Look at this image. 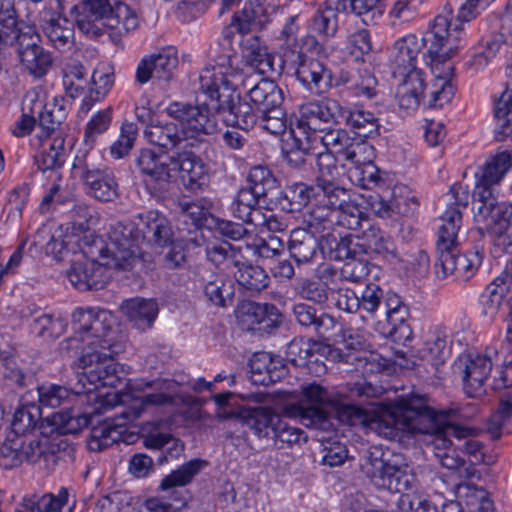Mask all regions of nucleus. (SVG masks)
Returning a JSON list of instances; mask_svg holds the SVG:
<instances>
[{
    "label": "nucleus",
    "instance_id": "bf43d9fd",
    "mask_svg": "<svg viewBox=\"0 0 512 512\" xmlns=\"http://www.w3.org/2000/svg\"><path fill=\"white\" fill-rule=\"evenodd\" d=\"M380 0H340L343 10L358 16L365 25L374 24L382 15Z\"/></svg>",
    "mask_w": 512,
    "mask_h": 512
},
{
    "label": "nucleus",
    "instance_id": "a878e982",
    "mask_svg": "<svg viewBox=\"0 0 512 512\" xmlns=\"http://www.w3.org/2000/svg\"><path fill=\"white\" fill-rule=\"evenodd\" d=\"M512 283L507 274H501L490 283L480 296L482 314L493 319L497 314L508 315L512 309L509 289Z\"/></svg>",
    "mask_w": 512,
    "mask_h": 512
},
{
    "label": "nucleus",
    "instance_id": "864d4df0",
    "mask_svg": "<svg viewBox=\"0 0 512 512\" xmlns=\"http://www.w3.org/2000/svg\"><path fill=\"white\" fill-rule=\"evenodd\" d=\"M208 261L217 267L230 269L239 265V253L226 241H210L205 246Z\"/></svg>",
    "mask_w": 512,
    "mask_h": 512
},
{
    "label": "nucleus",
    "instance_id": "a18cd8bd",
    "mask_svg": "<svg viewBox=\"0 0 512 512\" xmlns=\"http://www.w3.org/2000/svg\"><path fill=\"white\" fill-rule=\"evenodd\" d=\"M291 134L299 151L315 156L324 152L326 127L308 129L305 124L298 122L297 130L291 129Z\"/></svg>",
    "mask_w": 512,
    "mask_h": 512
},
{
    "label": "nucleus",
    "instance_id": "4468645a",
    "mask_svg": "<svg viewBox=\"0 0 512 512\" xmlns=\"http://www.w3.org/2000/svg\"><path fill=\"white\" fill-rule=\"evenodd\" d=\"M474 220L480 234L487 233L491 243V254L500 258L512 254V208L501 204L487 207V211L478 215V208H473Z\"/></svg>",
    "mask_w": 512,
    "mask_h": 512
},
{
    "label": "nucleus",
    "instance_id": "20e7f679",
    "mask_svg": "<svg viewBox=\"0 0 512 512\" xmlns=\"http://www.w3.org/2000/svg\"><path fill=\"white\" fill-rule=\"evenodd\" d=\"M135 163L147 185L163 189L179 173L184 188L191 192L204 190L210 182L207 164L191 148L173 154H158L152 149H141Z\"/></svg>",
    "mask_w": 512,
    "mask_h": 512
},
{
    "label": "nucleus",
    "instance_id": "052dcab7",
    "mask_svg": "<svg viewBox=\"0 0 512 512\" xmlns=\"http://www.w3.org/2000/svg\"><path fill=\"white\" fill-rule=\"evenodd\" d=\"M316 158L318 175L316 177L315 184L320 186L337 183V180L340 177V170L337 163H341L344 167L347 161H339L336 156L325 152L318 153Z\"/></svg>",
    "mask_w": 512,
    "mask_h": 512
},
{
    "label": "nucleus",
    "instance_id": "9b49d317",
    "mask_svg": "<svg viewBox=\"0 0 512 512\" xmlns=\"http://www.w3.org/2000/svg\"><path fill=\"white\" fill-rule=\"evenodd\" d=\"M202 94L207 96L209 103L204 101L192 104L175 101L166 108L167 115L180 123L190 148L203 143L207 136L213 135L218 130L217 114H220V109H216V100L212 95Z\"/></svg>",
    "mask_w": 512,
    "mask_h": 512
},
{
    "label": "nucleus",
    "instance_id": "412c9836",
    "mask_svg": "<svg viewBox=\"0 0 512 512\" xmlns=\"http://www.w3.org/2000/svg\"><path fill=\"white\" fill-rule=\"evenodd\" d=\"M114 8L109 0H80L72 8L75 24L88 37H98L103 33V20L109 22Z\"/></svg>",
    "mask_w": 512,
    "mask_h": 512
},
{
    "label": "nucleus",
    "instance_id": "9d476101",
    "mask_svg": "<svg viewBox=\"0 0 512 512\" xmlns=\"http://www.w3.org/2000/svg\"><path fill=\"white\" fill-rule=\"evenodd\" d=\"M384 453L377 448L367 451L361 459L362 472L378 488L403 493L416 484L413 468L401 457L385 459Z\"/></svg>",
    "mask_w": 512,
    "mask_h": 512
},
{
    "label": "nucleus",
    "instance_id": "58836bf2",
    "mask_svg": "<svg viewBox=\"0 0 512 512\" xmlns=\"http://www.w3.org/2000/svg\"><path fill=\"white\" fill-rule=\"evenodd\" d=\"M121 309L129 321L143 331L152 326L159 312L156 301L144 298L128 299L122 303Z\"/></svg>",
    "mask_w": 512,
    "mask_h": 512
},
{
    "label": "nucleus",
    "instance_id": "49530a36",
    "mask_svg": "<svg viewBox=\"0 0 512 512\" xmlns=\"http://www.w3.org/2000/svg\"><path fill=\"white\" fill-rule=\"evenodd\" d=\"M276 362L267 352L255 353L250 360L251 379L255 384L268 386L280 379Z\"/></svg>",
    "mask_w": 512,
    "mask_h": 512
},
{
    "label": "nucleus",
    "instance_id": "393cba45",
    "mask_svg": "<svg viewBox=\"0 0 512 512\" xmlns=\"http://www.w3.org/2000/svg\"><path fill=\"white\" fill-rule=\"evenodd\" d=\"M456 367L461 371L463 389L468 397L484 394V384L492 370V362L489 358L483 355L469 356L460 359Z\"/></svg>",
    "mask_w": 512,
    "mask_h": 512
},
{
    "label": "nucleus",
    "instance_id": "f3484780",
    "mask_svg": "<svg viewBox=\"0 0 512 512\" xmlns=\"http://www.w3.org/2000/svg\"><path fill=\"white\" fill-rule=\"evenodd\" d=\"M206 466V462L200 459H193L181 465L176 470L165 476L160 484V489L170 491V496L177 505L164 501L158 497H152L145 501V507L149 512H177L185 506V498L179 491L174 490L176 487L188 485L193 478Z\"/></svg>",
    "mask_w": 512,
    "mask_h": 512
},
{
    "label": "nucleus",
    "instance_id": "13d9d810",
    "mask_svg": "<svg viewBox=\"0 0 512 512\" xmlns=\"http://www.w3.org/2000/svg\"><path fill=\"white\" fill-rule=\"evenodd\" d=\"M51 425L59 434H76L88 426L87 415L74 414L72 410H61L51 416Z\"/></svg>",
    "mask_w": 512,
    "mask_h": 512
},
{
    "label": "nucleus",
    "instance_id": "72a5a7b5",
    "mask_svg": "<svg viewBox=\"0 0 512 512\" xmlns=\"http://www.w3.org/2000/svg\"><path fill=\"white\" fill-rule=\"evenodd\" d=\"M247 182L246 189L268 205H275L280 187L277 178L269 168L261 165L252 167L248 173Z\"/></svg>",
    "mask_w": 512,
    "mask_h": 512
},
{
    "label": "nucleus",
    "instance_id": "cd10ccee",
    "mask_svg": "<svg viewBox=\"0 0 512 512\" xmlns=\"http://www.w3.org/2000/svg\"><path fill=\"white\" fill-rule=\"evenodd\" d=\"M144 137L152 145L165 150L162 154H168V151L174 153L190 148L182 127L174 122L150 123L144 130Z\"/></svg>",
    "mask_w": 512,
    "mask_h": 512
},
{
    "label": "nucleus",
    "instance_id": "603ef678",
    "mask_svg": "<svg viewBox=\"0 0 512 512\" xmlns=\"http://www.w3.org/2000/svg\"><path fill=\"white\" fill-rule=\"evenodd\" d=\"M258 198L253 192L244 188H241L230 206V211L235 218L242 220L246 224H252L255 219L256 212H261L259 209Z\"/></svg>",
    "mask_w": 512,
    "mask_h": 512
},
{
    "label": "nucleus",
    "instance_id": "4d7b16f0",
    "mask_svg": "<svg viewBox=\"0 0 512 512\" xmlns=\"http://www.w3.org/2000/svg\"><path fill=\"white\" fill-rule=\"evenodd\" d=\"M384 292L376 284H370L358 294L360 317L364 322L374 320L376 313L382 308Z\"/></svg>",
    "mask_w": 512,
    "mask_h": 512
},
{
    "label": "nucleus",
    "instance_id": "4be33fe9",
    "mask_svg": "<svg viewBox=\"0 0 512 512\" xmlns=\"http://www.w3.org/2000/svg\"><path fill=\"white\" fill-rule=\"evenodd\" d=\"M248 2L243 9L233 16L231 24L223 31V36L230 40L234 31L239 34L249 33L253 29H261L271 21L278 9H273L276 0Z\"/></svg>",
    "mask_w": 512,
    "mask_h": 512
},
{
    "label": "nucleus",
    "instance_id": "2f4dec72",
    "mask_svg": "<svg viewBox=\"0 0 512 512\" xmlns=\"http://www.w3.org/2000/svg\"><path fill=\"white\" fill-rule=\"evenodd\" d=\"M364 221L367 227L357 237V245L361 252L370 257H381L386 260L397 259L396 246L391 237L378 226L370 224L367 220Z\"/></svg>",
    "mask_w": 512,
    "mask_h": 512
},
{
    "label": "nucleus",
    "instance_id": "c85d7f7f",
    "mask_svg": "<svg viewBox=\"0 0 512 512\" xmlns=\"http://www.w3.org/2000/svg\"><path fill=\"white\" fill-rule=\"evenodd\" d=\"M141 243L166 246L172 241L173 232L168 219L158 211H147L136 217Z\"/></svg>",
    "mask_w": 512,
    "mask_h": 512
},
{
    "label": "nucleus",
    "instance_id": "2eb2a0df",
    "mask_svg": "<svg viewBox=\"0 0 512 512\" xmlns=\"http://www.w3.org/2000/svg\"><path fill=\"white\" fill-rule=\"evenodd\" d=\"M73 172L83 182L88 196L100 202L118 198V183L111 169L96 167L88 155L76 156Z\"/></svg>",
    "mask_w": 512,
    "mask_h": 512
},
{
    "label": "nucleus",
    "instance_id": "79ce46f5",
    "mask_svg": "<svg viewBox=\"0 0 512 512\" xmlns=\"http://www.w3.org/2000/svg\"><path fill=\"white\" fill-rule=\"evenodd\" d=\"M447 338V329L436 326L429 330L424 345L419 351L421 358L430 362L436 370L445 362L449 354Z\"/></svg>",
    "mask_w": 512,
    "mask_h": 512
},
{
    "label": "nucleus",
    "instance_id": "b1692460",
    "mask_svg": "<svg viewBox=\"0 0 512 512\" xmlns=\"http://www.w3.org/2000/svg\"><path fill=\"white\" fill-rule=\"evenodd\" d=\"M324 139V152L331 153L339 161H347L348 164L359 162L364 154H370V144L353 139L345 129L326 127Z\"/></svg>",
    "mask_w": 512,
    "mask_h": 512
},
{
    "label": "nucleus",
    "instance_id": "f704fd0d",
    "mask_svg": "<svg viewBox=\"0 0 512 512\" xmlns=\"http://www.w3.org/2000/svg\"><path fill=\"white\" fill-rule=\"evenodd\" d=\"M239 43L241 46L242 57L246 63L252 68L257 69L261 74L273 70V60L268 53L267 46L264 41L257 35L249 33L239 34Z\"/></svg>",
    "mask_w": 512,
    "mask_h": 512
},
{
    "label": "nucleus",
    "instance_id": "338daca9",
    "mask_svg": "<svg viewBox=\"0 0 512 512\" xmlns=\"http://www.w3.org/2000/svg\"><path fill=\"white\" fill-rule=\"evenodd\" d=\"M39 402L42 406L56 408L69 403L75 394L66 387L60 385H42L37 388Z\"/></svg>",
    "mask_w": 512,
    "mask_h": 512
},
{
    "label": "nucleus",
    "instance_id": "37998d69",
    "mask_svg": "<svg viewBox=\"0 0 512 512\" xmlns=\"http://www.w3.org/2000/svg\"><path fill=\"white\" fill-rule=\"evenodd\" d=\"M279 414L268 407H255L244 409L240 412V418L249 429L259 438L268 437L273 433L276 419Z\"/></svg>",
    "mask_w": 512,
    "mask_h": 512
},
{
    "label": "nucleus",
    "instance_id": "6e6552de",
    "mask_svg": "<svg viewBox=\"0 0 512 512\" xmlns=\"http://www.w3.org/2000/svg\"><path fill=\"white\" fill-rule=\"evenodd\" d=\"M226 70L216 65L207 66L195 77L191 78V86L195 93H208L216 100V109H220L227 125L247 131L258 123L259 115L250 103L242 101L236 92V86H230L225 76Z\"/></svg>",
    "mask_w": 512,
    "mask_h": 512
},
{
    "label": "nucleus",
    "instance_id": "f257e3e1",
    "mask_svg": "<svg viewBox=\"0 0 512 512\" xmlns=\"http://www.w3.org/2000/svg\"><path fill=\"white\" fill-rule=\"evenodd\" d=\"M489 4L490 0H466L454 20L451 11L439 14L424 37L408 34L394 43L389 64L393 77L401 80L397 90L400 108L415 110L421 103L442 108L452 100L456 87L449 60L466 36L465 23Z\"/></svg>",
    "mask_w": 512,
    "mask_h": 512
},
{
    "label": "nucleus",
    "instance_id": "f03ea898",
    "mask_svg": "<svg viewBox=\"0 0 512 512\" xmlns=\"http://www.w3.org/2000/svg\"><path fill=\"white\" fill-rule=\"evenodd\" d=\"M461 417L458 406L435 411L421 396L400 398L378 418L377 430L387 438H396L400 432L423 434L433 449L435 457L452 450L453 435L459 441L465 439L470 429L455 427L453 422Z\"/></svg>",
    "mask_w": 512,
    "mask_h": 512
},
{
    "label": "nucleus",
    "instance_id": "4c0bfd02",
    "mask_svg": "<svg viewBox=\"0 0 512 512\" xmlns=\"http://www.w3.org/2000/svg\"><path fill=\"white\" fill-rule=\"evenodd\" d=\"M42 31L49 43L60 52H66L74 46V27L67 19L60 16L43 18Z\"/></svg>",
    "mask_w": 512,
    "mask_h": 512
},
{
    "label": "nucleus",
    "instance_id": "aec40b11",
    "mask_svg": "<svg viewBox=\"0 0 512 512\" xmlns=\"http://www.w3.org/2000/svg\"><path fill=\"white\" fill-rule=\"evenodd\" d=\"M39 35L34 28H28V34L20 38L17 48L19 61L25 71L36 79L44 77L52 67L53 58L40 44Z\"/></svg>",
    "mask_w": 512,
    "mask_h": 512
},
{
    "label": "nucleus",
    "instance_id": "69168bd1",
    "mask_svg": "<svg viewBox=\"0 0 512 512\" xmlns=\"http://www.w3.org/2000/svg\"><path fill=\"white\" fill-rule=\"evenodd\" d=\"M305 221L314 232L330 230L334 225H337V210H331V208L315 202V206Z\"/></svg>",
    "mask_w": 512,
    "mask_h": 512
},
{
    "label": "nucleus",
    "instance_id": "c9c22d12",
    "mask_svg": "<svg viewBox=\"0 0 512 512\" xmlns=\"http://www.w3.org/2000/svg\"><path fill=\"white\" fill-rule=\"evenodd\" d=\"M342 120L354 134L361 138H372L379 135V119L374 113L365 110L363 107L344 106Z\"/></svg>",
    "mask_w": 512,
    "mask_h": 512
},
{
    "label": "nucleus",
    "instance_id": "3c124183",
    "mask_svg": "<svg viewBox=\"0 0 512 512\" xmlns=\"http://www.w3.org/2000/svg\"><path fill=\"white\" fill-rule=\"evenodd\" d=\"M67 216L74 234L89 231L100 220V214L97 209L85 203H73L67 212Z\"/></svg>",
    "mask_w": 512,
    "mask_h": 512
},
{
    "label": "nucleus",
    "instance_id": "7ed1b4c3",
    "mask_svg": "<svg viewBox=\"0 0 512 512\" xmlns=\"http://www.w3.org/2000/svg\"><path fill=\"white\" fill-rule=\"evenodd\" d=\"M180 384L171 379H156L146 381L143 379L128 381L127 391H116L107 393L103 396L100 404L104 410L126 403L130 398L135 399L139 407H134L133 411H122L120 416L124 419L116 425L104 424L93 428L88 440V447L91 451H102L120 440L121 431L119 428L127 421H133L141 414V410L147 406H162L175 404L177 401L187 406H202L204 401L201 399L184 396L180 394Z\"/></svg>",
    "mask_w": 512,
    "mask_h": 512
},
{
    "label": "nucleus",
    "instance_id": "473e14b6",
    "mask_svg": "<svg viewBox=\"0 0 512 512\" xmlns=\"http://www.w3.org/2000/svg\"><path fill=\"white\" fill-rule=\"evenodd\" d=\"M202 291L212 305L226 308L232 305L235 294L234 281L222 273H210L202 277Z\"/></svg>",
    "mask_w": 512,
    "mask_h": 512
},
{
    "label": "nucleus",
    "instance_id": "1a4fd4ad",
    "mask_svg": "<svg viewBox=\"0 0 512 512\" xmlns=\"http://www.w3.org/2000/svg\"><path fill=\"white\" fill-rule=\"evenodd\" d=\"M136 221L124 220L110 225L107 241L94 242L99 258L107 268L131 270L144 259Z\"/></svg>",
    "mask_w": 512,
    "mask_h": 512
},
{
    "label": "nucleus",
    "instance_id": "e433bc0d",
    "mask_svg": "<svg viewBox=\"0 0 512 512\" xmlns=\"http://www.w3.org/2000/svg\"><path fill=\"white\" fill-rule=\"evenodd\" d=\"M317 185L296 182L279 191L275 207L286 212H296L305 207L311 200L316 202Z\"/></svg>",
    "mask_w": 512,
    "mask_h": 512
},
{
    "label": "nucleus",
    "instance_id": "8fccbe9b",
    "mask_svg": "<svg viewBox=\"0 0 512 512\" xmlns=\"http://www.w3.org/2000/svg\"><path fill=\"white\" fill-rule=\"evenodd\" d=\"M374 156V148L370 145V154H364L365 159L349 163L354 168V177L358 185L365 189H373L383 183L380 171L373 163Z\"/></svg>",
    "mask_w": 512,
    "mask_h": 512
},
{
    "label": "nucleus",
    "instance_id": "09e8293b",
    "mask_svg": "<svg viewBox=\"0 0 512 512\" xmlns=\"http://www.w3.org/2000/svg\"><path fill=\"white\" fill-rule=\"evenodd\" d=\"M503 43L504 37L502 34H493L486 40H482L467 62L469 69L477 72L485 68L496 56Z\"/></svg>",
    "mask_w": 512,
    "mask_h": 512
},
{
    "label": "nucleus",
    "instance_id": "de8ad7c7",
    "mask_svg": "<svg viewBox=\"0 0 512 512\" xmlns=\"http://www.w3.org/2000/svg\"><path fill=\"white\" fill-rule=\"evenodd\" d=\"M42 418L40 406L30 403L18 408L11 421L14 436L23 437L35 430Z\"/></svg>",
    "mask_w": 512,
    "mask_h": 512
},
{
    "label": "nucleus",
    "instance_id": "a211bd4d",
    "mask_svg": "<svg viewBox=\"0 0 512 512\" xmlns=\"http://www.w3.org/2000/svg\"><path fill=\"white\" fill-rule=\"evenodd\" d=\"M339 30V8L331 3L321 4L307 23L305 45L316 54L324 52V46Z\"/></svg>",
    "mask_w": 512,
    "mask_h": 512
},
{
    "label": "nucleus",
    "instance_id": "e2e57ef3",
    "mask_svg": "<svg viewBox=\"0 0 512 512\" xmlns=\"http://www.w3.org/2000/svg\"><path fill=\"white\" fill-rule=\"evenodd\" d=\"M138 135V127L133 122H123L120 135L110 146V154L114 159H121L129 154Z\"/></svg>",
    "mask_w": 512,
    "mask_h": 512
},
{
    "label": "nucleus",
    "instance_id": "5701e85b",
    "mask_svg": "<svg viewBox=\"0 0 512 512\" xmlns=\"http://www.w3.org/2000/svg\"><path fill=\"white\" fill-rule=\"evenodd\" d=\"M295 76L310 93L322 95L333 86L331 70L320 60L297 54Z\"/></svg>",
    "mask_w": 512,
    "mask_h": 512
},
{
    "label": "nucleus",
    "instance_id": "ddd939ff",
    "mask_svg": "<svg viewBox=\"0 0 512 512\" xmlns=\"http://www.w3.org/2000/svg\"><path fill=\"white\" fill-rule=\"evenodd\" d=\"M301 401L285 407V415L295 418L308 428L329 432L334 430V421L324 408L334 405L329 391L322 385L312 382L302 386Z\"/></svg>",
    "mask_w": 512,
    "mask_h": 512
},
{
    "label": "nucleus",
    "instance_id": "39448f33",
    "mask_svg": "<svg viewBox=\"0 0 512 512\" xmlns=\"http://www.w3.org/2000/svg\"><path fill=\"white\" fill-rule=\"evenodd\" d=\"M459 189L452 188L446 195L452 202H447V209L441 215L442 224L438 228L436 241L435 274L438 278H446L456 273L468 279L482 262V254L478 250L459 254L457 235L462 225V211L467 207L468 196L463 192L459 197Z\"/></svg>",
    "mask_w": 512,
    "mask_h": 512
},
{
    "label": "nucleus",
    "instance_id": "dca6fc26",
    "mask_svg": "<svg viewBox=\"0 0 512 512\" xmlns=\"http://www.w3.org/2000/svg\"><path fill=\"white\" fill-rule=\"evenodd\" d=\"M511 167L512 155L507 151L497 153L486 162L472 193L473 208H478L480 217L483 211H487V207L501 204L494 195L493 187L501 182Z\"/></svg>",
    "mask_w": 512,
    "mask_h": 512
},
{
    "label": "nucleus",
    "instance_id": "6ab92c4d",
    "mask_svg": "<svg viewBox=\"0 0 512 512\" xmlns=\"http://www.w3.org/2000/svg\"><path fill=\"white\" fill-rule=\"evenodd\" d=\"M178 54L175 47L163 48L157 54L145 56L137 65L135 79L143 85L151 79L160 83L170 82L178 67Z\"/></svg>",
    "mask_w": 512,
    "mask_h": 512
},
{
    "label": "nucleus",
    "instance_id": "ea45409f",
    "mask_svg": "<svg viewBox=\"0 0 512 512\" xmlns=\"http://www.w3.org/2000/svg\"><path fill=\"white\" fill-rule=\"evenodd\" d=\"M288 249L290 256L298 265L308 264L317 256L319 242L313 232L297 228L290 234Z\"/></svg>",
    "mask_w": 512,
    "mask_h": 512
},
{
    "label": "nucleus",
    "instance_id": "0e129e2a",
    "mask_svg": "<svg viewBox=\"0 0 512 512\" xmlns=\"http://www.w3.org/2000/svg\"><path fill=\"white\" fill-rule=\"evenodd\" d=\"M260 127L272 135H280L287 129L288 119L282 105L271 107L259 113Z\"/></svg>",
    "mask_w": 512,
    "mask_h": 512
},
{
    "label": "nucleus",
    "instance_id": "f8f14e48",
    "mask_svg": "<svg viewBox=\"0 0 512 512\" xmlns=\"http://www.w3.org/2000/svg\"><path fill=\"white\" fill-rule=\"evenodd\" d=\"M235 61L236 57L227 55L221 57L215 65L226 70L225 76L230 80V86L244 90L258 113L282 105L284 94L274 81L261 77V73L239 69Z\"/></svg>",
    "mask_w": 512,
    "mask_h": 512
},
{
    "label": "nucleus",
    "instance_id": "423d86ee",
    "mask_svg": "<svg viewBox=\"0 0 512 512\" xmlns=\"http://www.w3.org/2000/svg\"><path fill=\"white\" fill-rule=\"evenodd\" d=\"M73 337L70 342H80L81 356L93 355L91 366L103 370L104 359H112L124 351L122 336L118 334L117 319L108 310L78 307L72 313Z\"/></svg>",
    "mask_w": 512,
    "mask_h": 512
},
{
    "label": "nucleus",
    "instance_id": "c756f323",
    "mask_svg": "<svg viewBox=\"0 0 512 512\" xmlns=\"http://www.w3.org/2000/svg\"><path fill=\"white\" fill-rule=\"evenodd\" d=\"M106 265L102 264L101 259L98 261L83 260L72 263L67 271V277L71 284L81 290H99L104 287L107 276L105 275Z\"/></svg>",
    "mask_w": 512,
    "mask_h": 512
},
{
    "label": "nucleus",
    "instance_id": "0eeeda50",
    "mask_svg": "<svg viewBox=\"0 0 512 512\" xmlns=\"http://www.w3.org/2000/svg\"><path fill=\"white\" fill-rule=\"evenodd\" d=\"M65 119L66 109L57 98L48 102L42 109L41 115H37L41 129L39 138L43 141L44 150L37 156L36 164L43 173H48L47 178L52 181L48 193L43 197V204L62 203L64 200L58 169L66 159L65 139L60 131V126Z\"/></svg>",
    "mask_w": 512,
    "mask_h": 512
},
{
    "label": "nucleus",
    "instance_id": "bb28decb",
    "mask_svg": "<svg viewBox=\"0 0 512 512\" xmlns=\"http://www.w3.org/2000/svg\"><path fill=\"white\" fill-rule=\"evenodd\" d=\"M343 107L337 100L323 98L318 101H311L300 107V124L306 128H320V124H337L341 122Z\"/></svg>",
    "mask_w": 512,
    "mask_h": 512
},
{
    "label": "nucleus",
    "instance_id": "7c9ffc66",
    "mask_svg": "<svg viewBox=\"0 0 512 512\" xmlns=\"http://www.w3.org/2000/svg\"><path fill=\"white\" fill-rule=\"evenodd\" d=\"M75 501L70 502L69 492L61 488L57 495L52 493L25 495L17 503L14 512H72Z\"/></svg>",
    "mask_w": 512,
    "mask_h": 512
},
{
    "label": "nucleus",
    "instance_id": "c03bdc74",
    "mask_svg": "<svg viewBox=\"0 0 512 512\" xmlns=\"http://www.w3.org/2000/svg\"><path fill=\"white\" fill-rule=\"evenodd\" d=\"M235 267L237 271L234 277L237 283L250 294L259 293L268 286L269 277L260 266L239 260V265Z\"/></svg>",
    "mask_w": 512,
    "mask_h": 512
},
{
    "label": "nucleus",
    "instance_id": "6e6d98bb",
    "mask_svg": "<svg viewBox=\"0 0 512 512\" xmlns=\"http://www.w3.org/2000/svg\"><path fill=\"white\" fill-rule=\"evenodd\" d=\"M68 321L61 313H44L34 318L32 331L41 337L57 338L67 328Z\"/></svg>",
    "mask_w": 512,
    "mask_h": 512
},
{
    "label": "nucleus",
    "instance_id": "774afa93",
    "mask_svg": "<svg viewBox=\"0 0 512 512\" xmlns=\"http://www.w3.org/2000/svg\"><path fill=\"white\" fill-rule=\"evenodd\" d=\"M107 25L119 33H128L138 27L139 21L137 15L126 4L118 3Z\"/></svg>",
    "mask_w": 512,
    "mask_h": 512
},
{
    "label": "nucleus",
    "instance_id": "5fc2aeb1",
    "mask_svg": "<svg viewBox=\"0 0 512 512\" xmlns=\"http://www.w3.org/2000/svg\"><path fill=\"white\" fill-rule=\"evenodd\" d=\"M296 291L303 300L320 306H329L332 287L322 280L302 279Z\"/></svg>",
    "mask_w": 512,
    "mask_h": 512
},
{
    "label": "nucleus",
    "instance_id": "680f3d73",
    "mask_svg": "<svg viewBox=\"0 0 512 512\" xmlns=\"http://www.w3.org/2000/svg\"><path fill=\"white\" fill-rule=\"evenodd\" d=\"M316 191V202L331 208V210L339 211L351 198L350 191L339 186L338 183L317 186Z\"/></svg>",
    "mask_w": 512,
    "mask_h": 512
},
{
    "label": "nucleus",
    "instance_id": "a19ab883",
    "mask_svg": "<svg viewBox=\"0 0 512 512\" xmlns=\"http://www.w3.org/2000/svg\"><path fill=\"white\" fill-rule=\"evenodd\" d=\"M93 357V355H85L81 356L79 360L87 381L94 385L95 388L99 386L116 387L121 378L118 375V364L114 361V358L104 359L102 362L103 370H96L90 364Z\"/></svg>",
    "mask_w": 512,
    "mask_h": 512
}]
</instances>
